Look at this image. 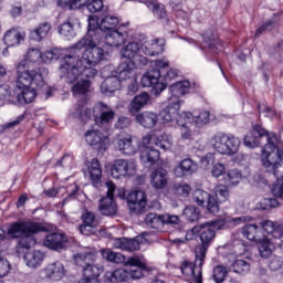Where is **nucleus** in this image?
<instances>
[{
	"mask_svg": "<svg viewBox=\"0 0 283 283\" xmlns=\"http://www.w3.org/2000/svg\"><path fill=\"white\" fill-rule=\"evenodd\" d=\"M118 25V19L114 15H106L101 23L94 19L88 20V31L80 41L69 51V55L64 59L62 72L66 74L70 82L76 81L82 72L85 76H94L96 74V65L101 61H105L107 52L103 48H98V43L105 39L107 32H112Z\"/></svg>",
	"mask_w": 283,
	"mask_h": 283,
	"instance_id": "nucleus-1",
	"label": "nucleus"
},
{
	"mask_svg": "<svg viewBox=\"0 0 283 283\" xmlns=\"http://www.w3.org/2000/svg\"><path fill=\"white\" fill-rule=\"evenodd\" d=\"M245 147L255 149L263 147L262 163L268 174H273L276 184L272 186L271 193L274 198L283 199V150L277 147L275 134L268 133L260 124L252 126V130L244 137Z\"/></svg>",
	"mask_w": 283,
	"mask_h": 283,
	"instance_id": "nucleus-2",
	"label": "nucleus"
},
{
	"mask_svg": "<svg viewBox=\"0 0 283 283\" xmlns=\"http://www.w3.org/2000/svg\"><path fill=\"white\" fill-rule=\"evenodd\" d=\"M222 229H227V221L223 219L208 221L206 223L195 226L191 229V234L198 235L201 242L196 247L195 251L197 266H202L205 264L207 251H209V247H211L213 240H216V231H222Z\"/></svg>",
	"mask_w": 283,
	"mask_h": 283,
	"instance_id": "nucleus-3",
	"label": "nucleus"
},
{
	"mask_svg": "<svg viewBox=\"0 0 283 283\" xmlns=\"http://www.w3.org/2000/svg\"><path fill=\"white\" fill-rule=\"evenodd\" d=\"M43 61V53L39 49L28 51L25 59L15 64V74H18V85H30L36 83L43 85V74L41 69H35L36 63Z\"/></svg>",
	"mask_w": 283,
	"mask_h": 283,
	"instance_id": "nucleus-4",
	"label": "nucleus"
},
{
	"mask_svg": "<svg viewBox=\"0 0 283 283\" xmlns=\"http://www.w3.org/2000/svg\"><path fill=\"white\" fill-rule=\"evenodd\" d=\"M169 62L165 60H157L155 69L148 71L142 77L143 87H153V94L158 96L164 90H167V82L174 81L178 76L176 69H169Z\"/></svg>",
	"mask_w": 283,
	"mask_h": 283,
	"instance_id": "nucleus-5",
	"label": "nucleus"
},
{
	"mask_svg": "<svg viewBox=\"0 0 283 283\" xmlns=\"http://www.w3.org/2000/svg\"><path fill=\"white\" fill-rule=\"evenodd\" d=\"M41 231H45V227L32 221L13 222L8 228L9 235H12V238H20L17 245L18 253L30 251V249L36 244L34 233H41Z\"/></svg>",
	"mask_w": 283,
	"mask_h": 283,
	"instance_id": "nucleus-6",
	"label": "nucleus"
},
{
	"mask_svg": "<svg viewBox=\"0 0 283 283\" xmlns=\"http://www.w3.org/2000/svg\"><path fill=\"white\" fill-rule=\"evenodd\" d=\"M190 85L191 84L189 83V81L177 82L170 85V103L159 114V118L164 123H174V120L178 123V120H184V118H186L185 113L180 115L178 114V112H180V103H182V101H180L179 98L180 96H185V94H189Z\"/></svg>",
	"mask_w": 283,
	"mask_h": 283,
	"instance_id": "nucleus-7",
	"label": "nucleus"
},
{
	"mask_svg": "<svg viewBox=\"0 0 283 283\" xmlns=\"http://www.w3.org/2000/svg\"><path fill=\"white\" fill-rule=\"evenodd\" d=\"M76 266L82 269L83 277L78 283H101L98 277L103 273V266L96 265V254L93 252L77 253L74 255Z\"/></svg>",
	"mask_w": 283,
	"mask_h": 283,
	"instance_id": "nucleus-8",
	"label": "nucleus"
},
{
	"mask_svg": "<svg viewBox=\"0 0 283 283\" xmlns=\"http://www.w3.org/2000/svg\"><path fill=\"white\" fill-rule=\"evenodd\" d=\"M242 142L233 134L217 133L211 139V146L214 151L223 156H233L238 154Z\"/></svg>",
	"mask_w": 283,
	"mask_h": 283,
	"instance_id": "nucleus-9",
	"label": "nucleus"
},
{
	"mask_svg": "<svg viewBox=\"0 0 283 283\" xmlns=\"http://www.w3.org/2000/svg\"><path fill=\"white\" fill-rule=\"evenodd\" d=\"M140 262L144 265H124L132 266L130 269H117L114 272L107 274L109 282H127L129 280H140V277H145V271H149V266H147V262L145 259L140 258Z\"/></svg>",
	"mask_w": 283,
	"mask_h": 283,
	"instance_id": "nucleus-10",
	"label": "nucleus"
},
{
	"mask_svg": "<svg viewBox=\"0 0 283 283\" xmlns=\"http://www.w3.org/2000/svg\"><path fill=\"white\" fill-rule=\"evenodd\" d=\"M30 85H35L38 90H42V87H45V80H43L42 77L41 85L35 82H31L28 85H19V74H17L14 94L17 95V101L19 105H28L30 103H33L34 98H36V90L32 88V86Z\"/></svg>",
	"mask_w": 283,
	"mask_h": 283,
	"instance_id": "nucleus-11",
	"label": "nucleus"
},
{
	"mask_svg": "<svg viewBox=\"0 0 283 283\" xmlns=\"http://www.w3.org/2000/svg\"><path fill=\"white\" fill-rule=\"evenodd\" d=\"M69 55H70V53H67L61 61V65H60L61 78H64L65 83L73 85L72 92L74 95L87 94L90 92V86L92 85V82L90 80L78 81V78H81V76H84V78H94V76H96V74H98V71L96 70V74L92 77L85 75L82 71H80L77 78L70 82V80L67 78V75L65 74V72H63V65H65V59H67Z\"/></svg>",
	"mask_w": 283,
	"mask_h": 283,
	"instance_id": "nucleus-12",
	"label": "nucleus"
},
{
	"mask_svg": "<svg viewBox=\"0 0 283 283\" xmlns=\"http://www.w3.org/2000/svg\"><path fill=\"white\" fill-rule=\"evenodd\" d=\"M95 125L98 127H108L116 118V111L103 102H98L93 107Z\"/></svg>",
	"mask_w": 283,
	"mask_h": 283,
	"instance_id": "nucleus-13",
	"label": "nucleus"
},
{
	"mask_svg": "<svg viewBox=\"0 0 283 283\" xmlns=\"http://www.w3.org/2000/svg\"><path fill=\"white\" fill-rule=\"evenodd\" d=\"M107 189L106 196L99 200L98 209L102 216H116L118 212V206L114 200V193L116 191V185L112 180L105 182Z\"/></svg>",
	"mask_w": 283,
	"mask_h": 283,
	"instance_id": "nucleus-14",
	"label": "nucleus"
},
{
	"mask_svg": "<svg viewBox=\"0 0 283 283\" xmlns=\"http://www.w3.org/2000/svg\"><path fill=\"white\" fill-rule=\"evenodd\" d=\"M102 258L106 260V262H111L113 264H124V265H140L144 266L143 262L140 261V256H125L120 252H114L111 249L102 250Z\"/></svg>",
	"mask_w": 283,
	"mask_h": 283,
	"instance_id": "nucleus-15",
	"label": "nucleus"
},
{
	"mask_svg": "<svg viewBox=\"0 0 283 283\" xmlns=\"http://www.w3.org/2000/svg\"><path fill=\"white\" fill-rule=\"evenodd\" d=\"M136 171V164L126 159H116L111 174L113 178L119 180V178H125V176H134Z\"/></svg>",
	"mask_w": 283,
	"mask_h": 283,
	"instance_id": "nucleus-16",
	"label": "nucleus"
},
{
	"mask_svg": "<svg viewBox=\"0 0 283 283\" xmlns=\"http://www.w3.org/2000/svg\"><path fill=\"white\" fill-rule=\"evenodd\" d=\"M126 200L133 213H143V210L147 207V193L143 190L129 192Z\"/></svg>",
	"mask_w": 283,
	"mask_h": 283,
	"instance_id": "nucleus-17",
	"label": "nucleus"
},
{
	"mask_svg": "<svg viewBox=\"0 0 283 283\" xmlns=\"http://www.w3.org/2000/svg\"><path fill=\"white\" fill-rule=\"evenodd\" d=\"M192 198L198 207H203V205H206L209 213H218L216 197H212L209 192L202 189H197L195 190Z\"/></svg>",
	"mask_w": 283,
	"mask_h": 283,
	"instance_id": "nucleus-18",
	"label": "nucleus"
},
{
	"mask_svg": "<svg viewBox=\"0 0 283 283\" xmlns=\"http://www.w3.org/2000/svg\"><path fill=\"white\" fill-rule=\"evenodd\" d=\"M85 142L98 151H105V149H107V136L103 135V133L97 129L87 130L85 133Z\"/></svg>",
	"mask_w": 283,
	"mask_h": 283,
	"instance_id": "nucleus-19",
	"label": "nucleus"
},
{
	"mask_svg": "<svg viewBox=\"0 0 283 283\" xmlns=\"http://www.w3.org/2000/svg\"><path fill=\"white\" fill-rule=\"evenodd\" d=\"M140 244H143L142 237H136L133 239L118 238L114 240L113 247H115V249H120L122 251L134 253V251L140 250Z\"/></svg>",
	"mask_w": 283,
	"mask_h": 283,
	"instance_id": "nucleus-20",
	"label": "nucleus"
},
{
	"mask_svg": "<svg viewBox=\"0 0 283 283\" xmlns=\"http://www.w3.org/2000/svg\"><path fill=\"white\" fill-rule=\"evenodd\" d=\"M127 40V32L118 30H113L104 33V38L101 43L109 45V48H118L125 43Z\"/></svg>",
	"mask_w": 283,
	"mask_h": 283,
	"instance_id": "nucleus-21",
	"label": "nucleus"
},
{
	"mask_svg": "<svg viewBox=\"0 0 283 283\" xmlns=\"http://www.w3.org/2000/svg\"><path fill=\"white\" fill-rule=\"evenodd\" d=\"M67 242V237H65L61 232H53L46 234L43 244L48 249H52L53 251H61V249H65V244Z\"/></svg>",
	"mask_w": 283,
	"mask_h": 283,
	"instance_id": "nucleus-22",
	"label": "nucleus"
},
{
	"mask_svg": "<svg viewBox=\"0 0 283 283\" xmlns=\"http://www.w3.org/2000/svg\"><path fill=\"white\" fill-rule=\"evenodd\" d=\"M117 149L126 156H134L138 151V146L134 145L132 135H119L116 140Z\"/></svg>",
	"mask_w": 283,
	"mask_h": 283,
	"instance_id": "nucleus-23",
	"label": "nucleus"
},
{
	"mask_svg": "<svg viewBox=\"0 0 283 283\" xmlns=\"http://www.w3.org/2000/svg\"><path fill=\"white\" fill-rule=\"evenodd\" d=\"M142 52L147 56H158L165 52V39H156L145 42L142 45Z\"/></svg>",
	"mask_w": 283,
	"mask_h": 283,
	"instance_id": "nucleus-24",
	"label": "nucleus"
},
{
	"mask_svg": "<svg viewBox=\"0 0 283 283\" xmlns=\"http://www.w3.org/2000/svg\"><path fill=\"white\" fill-rule=\"evenodd\" d=\"M197 170L198 164L191 160V158H187L181 160L174 171L177 178H185V176H192V174H196Z\"/></svg>",
	"mask_w": 283,
	"mask_h": 283,
	"instance_id": "nucleus-25",
	"label": "nucleus"
},
{
	"mask_svg": "<svg viewBox=\"0 0 283 283\" xmlns=\"http://www.w3.org/2000/svg\"><path fill=\"white\" fill-rule=\"evenodd\" d=\"M260 226L262 227L263 231H265V233H269L273 235V238H276L279 240H281V242L279 243L280 248L282 249V244H283V223L282 224H277L271 220H263L260 222Z\"/></svg>",
	"mask_w": 283,
	"mask_h": 283,
	"instance_id": "nucleus-26",
	"label": "nucleus"
},
{
	"mask_svg": "<svg viewBox=\"0 0 283 283\" xmlns=\"http://www.w3.org/2000/svg\"><path fill=\"white\" fill-rule=\"evenodd\" d=\"M180 270L184 275H192L195 283H202V265H197L196 260L195 263L185 261L180 265Z\"/></svg>",
	"mask_w": 283,
	"mask_h": 283,
	"instance_id": "nucleus-27",
	"label": "nucleus"
},
{
	"mask_svg": "<svg viewBox=\"0 0 283 283\" xmlns=\"http://www.w3.org/2000/svg\"><path fill=\"white\" fill-rule=\"evenodd\" d=\"M168 180L169 175L164 168H157L150 175V185L154 187V189H165V187H167Z\"/></svg>",
	"mask_w": 283,
	"mask_h": 283,
	"instance_id": "nucleus-28",
	"label": "nucleus"
},
{
	"mask_svg": "<svg viewBox=\"0 0 283 283\" xmlns=\"http://www.w3.org/2000/svg\"><path fill=\"white\" fill-rule=\"evenodd\" d=\"M116 77L122 81H132L133 78H136V69L134 67V63L122 62L117 69V75Z\"/></svg>",
	"mask_w": 283,
	"mask_h": 283,
	"instance_id": "nucleus-29",
	"label": "nucleus"
},
{
	"mask_svg": "<svg viewBox=\"0 0 283 283\" xmlns=\"http://www.w3.org/2000/svg\"><path fill=\"white\" fill-rule=\"evenodd\" d=\"M159 118L158 114L154 112H144L136 115L137 123L145 129H153V127H156Z\"/></svg>",
	"mask_w": 283,
	"mask_h": 283,
	"instance_id": "nucleus-30",
	"label": "nucleus"
},
{
	"mask_svg": "<svg viewBox=\"0 0 283 283\" xmlns=\"http://www.w3.org/2000/svg\"><path fill=\"white\" fill-rule=\"evenodd\" d=\"M142 143L143 145H151V143H156V146L160 147L161 149H169V147H171V143H169V139L166 134L158 136L154 134H148L145 137H143Z\"/></svg>",
	"mask_w": 283,
	"mask_h": 283,
	"instance_id": "nucleus-31",
	"label": "nucleus"
},
{
	"mask_svg": "<svg viewBox=\"0 0 283 283\" xmlns=\"http://www.w3.org/2000/svg\"><path fill=\"white\" fill-rule=\"evenodd\" d=\"M140 158L144 165L151 167V165H156V163H158L160 159V151L151 146H148L142 150Z\"/></svg>",
	"mask_w": 283,
	"mask_h": 283,
	"instance_id": "nucleus-32",
	"label": "nucleus"
},
{
	"mask_svg": "<svg viewBox=\"0 0 283 283\" xmlns=\"http://www.w3.org/2000/svg\"><path fill=\"white\" fill-rule=\"evenodd\" d=\"M44 273L49 280H55L59 281L65 275V268L63 266V263L61 262H54L49 264L44 269Z\"/></svg>",
	"mask_w": 283,
	"mask_h": 283,
	"instance_id": "nucleus-33",
	"label": "nucleus"
},
{
	"mask_svg": "<svg viewBox=\"0 0 283 283\" xmlns=\"http://www.w3.org/2000/svg\"><path fill=\"white\" fill-rule=\"evenodd\" d=\"M52 30V23L42 22L34 30H32L29 34V38L32 41H43L44 38L48 36L49 32Z\"/></svg>",
	"mask_w": 283,
	"mask_h": 283,
	"instance_id": "nucleus-34",
	"label": "nucleus"
},
{
	"mask_svg": "<svg viewBox=\"0 0 283 283\" xmlns=\"http://www.w3.org/2000/svg\"><path fill=\"white\" fill-rule=\"evenodd\" d=\"M145 224L148 229H155V231H163L164 229V218L163 214L156 212H149L145 217Z\"/></svg>",
	"mask_w": 283,
	"mask_h": 283,
	"instance_id": "nucleus-35",
	"label": "nucleus"
},
{
	"mask_svg": "<svg viewBox=\"0 0 283 283\" xmlns=\"http://www.w3.org/2000/svg\"><path fill=\"white\" fill-rule=\"evenodd\" d=\"M99 87L102 94H114L116 90H120V80L116 77V75L109 76L101 84Z\"/></svg>",
	"mask_w": 283,
	"mask_h": 283,
	"instance_id": "nucleus-36",
	"label": "nucleus"
},
{
	"mask_svg": "<svg viewBox=\"0 0 283 283\" xmlns=\"http://www.w3.org/2000/svg\"><path fill=\"white\" fill-rule=\"evenodd\" d=\"M23 41V35L17 29H10L4 33L3 42L7 48H14Z\"/></svg>",
	"mask_w": 283,
	"mask_h": 283,
	"instance_id": "nucleus-37",
	"label": "nucleus"
},
{
	"mask_svg": "<svg viewBox=\"0 0 283 283\" xmlns=\"http://www.w3.org/2000/svg\"><path fill=\"white\" fill-rule=\"evenodd\" d=\"M88 172H90L93 186L99 187L101 178L103 176V170L101 169V163H98V159H92L91 166L88 167Z\"/></svg>",
	"mask_w": 283,
	"mask_h": 283,
	"instance_id": "nucleus-38",
	"label": "nucleus"
},
{
	"mask_svg": "<svg viewBox=\"0 0 283 283\" xmlns=\"http://www.w3.org/2000/svg\"><path fill=\"white\" fill-rule=\"evenodd\" d=\"M184 116H185V118H187V120L189 123H195V125L202 127V125H207V123H209L211 113L205 111L198 115H193V113L186 112V113H184Z\"/></svg>",
	"mask_w": 283,
	"mask_h": 283,
	"instance_id": "nucleus-39",
	"label": "nucleus"
},
{
	"mask_svg": "<svg viewBox=\"0 0 283 283\" xmlns=\"http://www.w3.org/2000/svg\"><path fill=\"white\" fill-rule=\"evenodd\" d=\"M43 258H45V255L41 251H32L24 254V260L30 269H38V266H41Z\"/></svg>",
	"mask_w": 283,
	"mask_h": 283,
	"instance_id": "nucleus-40",
	"label": "nucleus"
},
{
	"mask_svg": "<svg viewBox=\"0 0 283 283\" xmlns=\"http://www.w3.org/2000/svg\"><path fill=\"white\" fill-rule=\"evenodd\" d=\"M149 101V94L142 93L139 95H136L133 101L130 102V114H136V112H140L143 107L147 105V102Z\"/></svg>",
	"mask_w": 283,
	"mask_h": 283,
	"instance_id": "nucleus-41",
	"label": "nucleus"
},
{
	"mask_svg": "<svg viewBox=\"0 0 283 283\" xmlns=\"http://www.w3.org/2000/svg\"><path fill=\"white\" fill-rule=\"evenodd\" d=\"M144 3L149 10H151L153 14L157 17V19H167V10H165V4L149 0H145Z\"/></svg>",
	"mask_w": 283,
	"mask_h": 283,
	"instance_id": "nucleus-42",
	"label": "nucleus"
},
{
	"mask_svg": "<svg viewBox=\"0 0 283 283\" xmlns=\"http://www.w3.org/2000/svg\"><path fill=\"white\" fill-rule=\"evenodd\" d=\"M203 42L208 45L209 54H218L220 49H218V40H216V35H213V31L208 30L203 34Z\"/></svg>",
	"mask_w": 283,
	"mask_h": 283,
	"instance_id": "nucleus-43",
	"label": "nucleus"
},
{
	"mask_svg": "<svg viewBox=\"0 0 283 283\" xmlns=\"http://www.w3.org/2000/svg\"><path fill=\"white\" fill-rule=\"evenodd\" d=\"M211 196L217 202L218 211H220V205L229 200V188H227V186H217L214 188V193Z\"/></svg>",
	"mask_w": 283,
	"mask_h": 283,
	"instance_id": "nucleus-44",
	"label": "nucleus"
},
{
	"mask_svg": "<svg viewBox=\"0 0 283 283\" xmlns=\"http://www.w3.org/2000/svg\"><path fill=\"white\" fill-rule=\"evenodd\" d=\"M138 52H140V44L138 42H130L122 50V55L123 59L134 61Z\"/></svg>",
	"mask_w": 283,
	"mask_h": 283,
	"instance_id": "nucleus-45",
	"label": "nucleus"
},
{
	"mask_svg": "<svg viewBox=\"0 0 283 283\" xmlns=\"http://www.w3.org/2000/svg\"><path fill=\"white\" fill-rule=\"evenodd\" d=\"M74 118H78L82 123H87L92 118V109L85 105H77L73 113Z\"/></svg>",
	"mask_w": 283,
	"mask_h": 283,
	"instance_id": "nucleus-46",
	"label": "nucleus"
},
{
	"mask_svg": "<svg viewBox=\"0 0 283 283\" xmlns=\"http://www.w3.org/2000/svg\"><path fill=\"white\" fill-rule=\"evenodd\" d=\"M182 216L188 222H198V220H200V208L196 206H187L184 209Z\"/></svg>",
	"mask_w": 283,
	"mask_h": 283,
	"instance_id": "nucleus-47",
	"label": "nucleus"
},
{
	"mask_svg": "<svg viewBox=\"0 0 283 283\" xmlns=\"http://www.w3.org/2000/svg\"><path fill=\"white\" fill-rule=\"evenodd\" d=\"M259 253L261 258H271L273 253V243H271V240L263 239L258 244Z\"/></svg>",
	"mask_w": 283,
	"mask_h": 283,
	"instance_id": "nucleus-48",
	"label": "nucleus"
},
{
	"mask_svg": "<svg viewBox=\"0 0 283 283\" xmlns=\"http://www.w3.org/2000/svg\"><path fill=\"white\" fill-rule=\"evenodd\" d=\"M59 34L65 36V39H74V36H76V32L74 31V23H72L70 20L62 23L59 28Z\"/></svg>",
	"mask_w": 283,
	"mask_h": 283,
	"instance_id": "nucleus-49",
	"label": "nucleus"
},
{
	"mask_svg": "<svg viewBox=\"0 0 283 283\" xmlns=\"http://www.w3.org/2000/svg\"><path fill=\"white\" fill-rule=\"evenodd\" d=\"M232 269L234 273H239V275H247V273L251 271V263L245 260L238 259L232 263Z\"/></svg>",
	"mask_w": 283,
	"mask_h": 283,
	"instance_id": "nucleus-50",
	"label": "nucleus"
},
{
	"mask_svg": "<svg viewBox=\"0 0 283 283\" xmlns=\"http://www.w3.org/2000/svg\"><path fill=\"white\" fill-rule=\"evenodd\" d=\"M243 238L250 240L251 242H255L258 235V226L255 224H248L242 229Z\"/></svg>",
	"mask_w": 283,
	"mask_h": 283,
	"instance_id": "nucleus-51",
	"label": "nucleus"
},
{
	"mask_svg": "<svg viewBox=\"0 0 283 283\" xmlns=\"http://www.w3.org/2000/svg\"><path fill=\"white\" fill-rule=\"evenodd\" d=\"M229 271L224 265H218L213 269L212 277L216 283H222L224 282Z\"/></svg>",
	"mask_w": 283,
	"mask_h": 283,
	"instance_id": "nucleus-52",
	"label": "nucleus"
},
{
	"mask_svg": "<svg viewBox=\"0 0 283 283\" xmlns=\"http://www.w3.org/2000/svg\"><path fill=\"white\" fill-rule=\"evenodd\" d=\"M164 218V227L165 224H169L170 227H176L177 229H180L182 227V220H180V217L176 214L165 213L163 214Z\"/></svg>",
	"mask_w": 283,
	"mask_h": 283,
	"instance_id": "nucleus-53",
	"label": "nucleus"
},
{
	"mask_svg": "<svg viewBox=\"0 0 283 283\" xmlns=\"http://www.w3.org/2000/svg\"><path fill=\"white\" fill-rule=\"evenodd\" d=\"M189 119L186 117L184 119H177V125L181 127V138L189 140L191 138V130L189 129Z\"/></svg>",
	"mask_w": 283,
	"mask_h": 283,
	"instance_id": "nucleus-54",
	"label": "nucleus"
},
{
	"mask_svg": "<svg viewBox=\"0 0 283 283\" xmlns=\"http://www.w3.org/2000/svg\"><path fill=\"white\" fill-rule=\"evenodd\" d=\"M82 221L84 222V224H88L91 227H94L95 229H97L99 224L98 219H96V214L90 211L85 212L82 216Z\"/></svg>",
	"mask_w": 283,
	"mask_h": 283,
	"instance_id": "nucleus-55",
	"label": "nucleus"
},
{
	"mask_svg": "<svg viewBox=\"0 0 283 283\" xmlns=\"http://www.w3.org/2000/svg\"><path fill=\"white\" fill-rule=\"evenodd\" d=\"M227 179L230 185H239L240 180H242V172L237 169H232L227 174Z\"/></svg>",
	"mask_w": 283,
	"mask_h": 283,
	"instance_id": "nucleus-56",
	"label": "nucleus"
},
{
	"mask_svg": "<svg viewBox=\"0 0 283 283\" xmlns=\"http://www.w3.org/2000/svg\"><path fill=\"white\" fill-rule=\"evenodd\" d=\"M129 62L134 64L135 70H143V67L149 63V60L142 54H137L135 59Z\"/></svg>",
	"mask_w": 283,
	"mask_h": 283,
	"instance_id": "nucleus-57",
	"label": "nucleus"
},
{
	"mask_svg": "<svg viewBox=\"0 0 283 283\" xmlns=\"http://www.w3.org/2000/svg\"><path fill=\"white\" fill-rule=\"evenodd\" d=\"M60 54L59 51L52 50V51H45L42 54V61L43 63H52V61H59Z\"/></svg>",
	"mask_w": 283,
	"mask_h": 283,
	"instance_id": "nucleus-58",
	"label": "nucleus"
},
{
	"mask_svg": "<svg viewBox=\"0 0 283 283\" xmlns=\"http://www.w3.org/2000/svg\"><path fill=\"white\" fill-rule=\"evenodd\" d=\"M273 28H275V20H268L263 25H261L256 32H255V36L256 39H259V36L261 34H264V32H271V30H273Z\"/></svg>",
	"mask_w": 283,
	"mask_h": 283,
	"instance_id": "nucleus-59",
	"label": "nucleus"
},
{
	"mask_svg": "<svg viewBox=\"0 0 283 283\" xmlns=\"http://www.w3.org/2000/svg\"><path fill=\"white\" fill-rule=\"evenodd\" d=\"M86 8L93 14L94 12H101L103 10V0H90Z\"/></svg>",
	"mask_w": 283,
	"mask_h": 283,
	"instance_id": "nucleus-60",
	"label": "nucleus"
},
{
	"mask_svg": "<svg viewBox=\"0 0 283 283\" xmlns=\"http://www.w3.org/2000/svg\"><path fill=\"white\" fill-rule=\"evenodd\" d=\"M175 191L177 196H181L182 198H187L191 193V186L187 184L178 185L175 187Z\"/></svg>",
	"mask_w": 283,
	"mask_h": 283,
	"instance_id": "nucleus-61",
	"label": "nucleus"
},
{
	"mask_svg": "<svg viewBox=\"0 0 283 283\" xmlns=\"http://www.w3.org/2000/svg\"><path fill=\"white\" fill-rule=\"evenodd\" d=\"M227 170V167L222 163H217L212 166L211 174L214 178H220Z\"/></svg>",
	"mask_w": 283,
	"mask_h": 283,
	"instance_id": "nucleus-62",
	"label": "nucleus"
},
{
	"mask_svg": "<svg viewBox=\"0 0 283 283\" xmlns=\"http://www.w3.org/2000/svg\"><path fill=\"white\" fill-rule=\"evenodd\" d=\"M132 125V119L129 117L120 116L115 123L116 129H127Z\"/></svg>",
	"mask_w": 283,
	"mask_h": 283,
	"instance_id": "nucleus-63",
	"label": "nucleus"
},
{
	"mask_svg": "<svg viewBox=\"0 0 283 283\" xmlns=\"http://www.w3.org/2000/svg\"><path fill=\"white\" fill-rule=\"evenodd\" d=\"M10 261L7 259H1L0 258V277H6L8 273H10Z\"/></svg>",
	"mask_w": 283,
	"mask_h": 283,
	"instance_id": "nucleus-64",
	"label": "nucleus"
}]
</instances>
